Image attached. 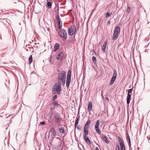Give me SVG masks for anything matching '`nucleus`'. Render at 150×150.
Segmentation results:
<instances>
[{
    "mask_svg": "<svg viewBox=\"0 0 150 150\" xmlns=\"http://www.w3.org/2000/svg\"><path fill=\"white\" fill-rule=\"evenodd\" d=\"M59 35L61 38H62L63 41L65 40L67 38L66 31L64 29H61L59 33Z\"/></svg>",
    "mask_w": 150,
    "mask_h": 150,
    "instance_id": "nucleus-6",
    "label": "nucleus"
},
{
    "mask_svg": "<svg viewBox=\"0 0 150 150\" xmlns=\"http://www.w3.org/2000/svg\"><path fill=\"white\" fill-rule=\"evenodd\" d=\"M71 70H69L68 71L67 74L66 81V86L67 88L69 87L70 83L71 81Z\"/></svg>",
    "mask_w": 150,
    "mask_h": 150,
    "instance_id": "nucleus-5",
    "label": "nucleus"
},
{
    "mask_svg": "<svg viewBox=\"0 0 150 150\" xmlns=\"http://www.w3.org/2000/svg\"><path fill=\"white\" fill-rule=\"evenodd\" d=\"M128 143L129 146L130 147L131 146V142H128Z\"/></svg>",
    "mask_w": 150,
    "mask_h": 150,
    "instance_id": "nucleus-45",
    "label": "nucleus"
},
{
    "mask_svg": "<svg viewBox=\"0 0 150 150\" xmlns=\"http://www.w3.org/2000/svg\"><path fill=\"white\" fill-rule=\"evenodd\" d=\"M68 31L69 35L72 36L76 32V28L74 25H71L68 28Z\"/></svg>",
    "mask_w": 150,
    "mask_h": 150,
    "instance_id": "nucleus-4",
    "label": "nucleus"
},
{
    "mask_svg": "<svg viewBox=\"0 0 150 150\" xmlns=\"http://www.w3.org/2000/svg\"><path fill=\"white\" fill-rule=\"evenodd\" d=\"M89 127V126H87L86 125H85L84 127V129H85V130H88V128Z\"/></svg>",
    "mask_w": 150,
    "mask_h": 150,
    "instance_id": "nucleus-37",
    "label": "nucleus"
},
{
    "mask_svg": "<svg viewBox=\"0 0 150 150\" xmlns=\"http://www.w3.org/2000/svg\"><path fill=\"white\" fill-rule=\"evenodd\" d=\"M128 9H129L130 10V7H128V8H127V10H128Z\"/></svg>",
    "mask_w": 150,
    "mask_h": 150,
    "instance_id": "nucleus-51",
    "label": "nucleus"
},
{
    "mask_svg": "<svg viewBox=\"0 0 150 150\" xmlns=\"http://www.w3.org/2000/svg\"><path fill=\"white\" fill-rule=\"evenodd\" d=\"M107 41H105L104 42L103 44V45L102 49V51L103 52H105L106 47L107 45Z\"/></svg>",
    "mask_w": 150,
    "mask_h": 150,
    "instance_id": "nucleus-18",
    "label": "nucleus"
},
{
    "mask_svg": "<svg viewBox=\"0 0 150 150\" xmlns=\"http://www.w3.org/2000/svg\"><path fill=\"white\" fill-rule=\"evenodd\" d=\"M110 21H108L107 23V25H110Z\"/></svg>",
    "mask_w": 150,
    "mask_h": 150,
    "instance_id": "nucleus-46",
    "label": "nucleus"
},
{
    "mask_svg": "<svg viewBox=\"0 0 150 150\" xmlns=\"http://www.w3.org/2000/svg\"><path fill=\"white\" fill-rule=\"evenodd\" d=\"M58 27L59 29L61 30L62 28V23H58Z\"/></svg>",
    "mask_w": 150,
    "mask_h": 150,
    "instance_id": "nucleus-32",
    "label": "nucleus"
},
{
    "mask_svg": "<svg viewBox=\"0 0 150 150\" xmlns=\"http://www.w3.org/2000/svg\"><path fill=\"white\" fill-rule=\"evenodd\" d=\"M120 143V145H124V143L123 142V141H122V142H119Z\"/></svg>",
    "mask_w": 150,
    "mask_h": 150,
    "instance_id": "nucleus-41",
    "label": "nucleus"
},
{
    "mask_svg": "<svg viewBox=\"0 0 150 150\" xmlns=\"http://www.w3.org/2000/svg\"><path fill=\"white\" fill-rule=\"evenodd\" d=\"M51 104L54 105L53 107L54 109H57V108H59L62 107V106L58 103L57 101H53L51 103Z\"/></svg>",
    "mask_w": 150,
    "mask_h": 150,
    "instance_id": "nucleus-7",
    "label": "nucleus"
},
{
    "mask_svg": "<svg viewBox=\"0 0 150 150\" xmlns=\"http://www.w3.org/2000/svg\"><path fill=\"white\" fill-rule=\"evenodd\" d=\"M58 127V131L61 134V135L62 134H65L66 133V130L64 128L62 127V125H59Z\"/></svg>",
    "mask_w": 150,
    "mask_h": 150,
    "instance_id": "nucleus-8",
    "label": "nucleus"
},
{
    "mask_svg": "<svg viewBox=\"0 0 150 150\" xmlns=\"http://www.w3.org/2000/svg\"><path fill=\"white\" fill-rule=\"evenodd\" d=\"M61 56V59H62L64 56V53L62 51H59L57 53Z\"/></svg>",
    "mask_w": 150,
    "mask_h": 150,
    "instance_id": "nucleus-23",
    "label": "nucleus"
},
{
    "mask_svg": "<svg viewBox=\"0 0 150 150\" xmlns=\"http://www.w3.org/2000/svg\"><path fill=\"white\" fill-rule=\"evenodd\" d=\"M84 135L83 137V138H85V137H87V135H88V133L87 134V133H84Z\"/></svg>",
    "mask_w": 150,
    "mask_h": 150,
    "instance_id": "nucleus-40",
    "label": "nucleus"
},
{
    "mask_svg": "<svg viewBox=\"0 0 150 150\" xmlns=\"http://www.w3.org/2000/svg\"><path fill=\"white\" fill-rule=\"evenodd\" d=\"M116 79L112 77L111 79V81L109 83V85H112L114 82L115 79Z\"/></svg>",
    "mask_w": 150,
    "mask_h": 150,
    "instance_id": "nucleus-21",
    "label": "nucleus"
},
{
    "mask_svg": "<svg viewBox=\"0 0 150 150\" xmlns=\"http://www.w3.org/2000/svg\"><path fill=\"white\" fill-rule=\"evenodd\" d=\"M62 84L60 82L55 83L52 89V92L53 94H57L60 95L62 91Z\"/></svg>",
    "mask_w": 150,
    "mask_h": 150,
    "instance_id": "nucleus-2",
    "label": "nucleus"
},
{
    "mask_svg": "<svg viewBox=\"0 0 150 150\" xmlns=\"http://www.w3.org/2000/svg\"><path fill=\"white\" fill-rule=\"evenodd\" d=\"M49 1H51V0H49Z\"/></svg>",
    "mask_w": 150,
    "mask_h": 150,
    "instance_id": "nucleus-55",
    "label": "nucleus"
},
{
    "mask_svg": "<svg viewBox=\"0 0 150 150\" xmlns=\"http://www.w3.org/2000/svg\"><path fill=\"white\" fill-rule=\"evenodd\" d=\"M126 139L127 141H128V142H131L129 136L128 134H127V135L126 136Z\"/></svg>",
    "mask_w": 150,
    "mask_h": 150,
    "instance_id": "nucleus-30",
    "label": "nucleus"
},
{
    "mask_svg": "<svg viewBox=\"0 0 150 150\" xmlns=\"http://www.w3.org/2000/svg\"><path fill=\"white\" fill-rule=\"evenodd\" d=\"M78 116V117L76 118V119L75 120V123L76 124H78L79 120V117H80L79 115L78 116V115L77 117Z\"/></svg>",
    "mask_w": 150,
    "mask_h": 150,
    "instance_id": "nucleus-27",
    "label": "nucleus"
},
{
    "mask_svg": "<svg viewBox=\"0 0 150 150\" xmlns=\"http://www.w3.org/2000/svg\"><path fill=\"white\" fill-rule=\"evenodd\" d=\"M77 125H78V124L75 123L74 126L75 128H76V127H77Z\"/></svg>",
    "mask_w": 150,
    "mask_h": 150,
    "instance_id": "nucleus-49",
    "label": "nucleus"
},
{
    "mask_svg": "<svg viewBox=\"0 0 150 150\" xmlns=\"http://www.w3.org/2000/svg\"><path fill=\"white\" fill-rule=\"evenodd\" d=\"M58 82H60L62 85L64 86L66 81V73L64 71H60L58 74Z\"/></svg>",
    "mask_w": 150,
    "mask_h": 150,
    "instance_id": "nucleus-1",
    "label": "nucleus"
},
{
    "mask_svg": "<svg viewBox=\"0 0 150 150\" xmlns=\"http://www.w3.org/2000/svg\"><path fill=\"white\" fill-rule=\"evenodd\" d=\"M84 133H88V130H85V129H84Z\"/></svg>",
    "mask_w": 150,
    "mask_h": 150,
    "instance_id": "nucleus-42",
    "label": "nucleus"
},
{
    "mask_svg": "<svg viewBox=\"0 0 150 150\" xmlns=\"http://www.w3.org/2000/svg\"><path fill=\"white\" fill-rule=\"evenodd\" d=\"M57 139H59L58 137H57Z\"/></svg>",
    "mask_w": 150,
    "mask_h": 150,
    "instance_id": "nucleus-54",
    "label": "nucleus"
},
{
    "mask_svg": "<svg viewBox=\"0 0 150 150\" xmlns=\"http://www.w3.org/2000/svg\"><path fill=\"white\" fill-rule=\"evenodd\" d=\"M60 46L57 43H56L54 47V48L53 49V52H55L57 50H58Z\"/></svg>",
    "mask_w": 150,
    "mask_h": 150,
    "instance_id": "nucleus-12",
    "label": "nucleus"
},
{
    "mask_svg": "<svg viewBox=\"0 0 150 150\" xmlns=\"http://www.w3.org/2000/svg\"><path fill=\"white\" fill-rule=\"evenodd\" d=\"M112 14V13H110V12H108L106 13L105 16L106 17H108L110 16Z\"/></svg>",
    "mask_w": 150,
    "mask_h": 150,
    "instance_id": "nucleus-31",
    "label": "nucleus"
},
{
    "mask_svg": "<svg viewBox=\"0 0 150 150\" xmlns=\"http://www.w3.org/2000/svg\"><path fill=\"white\" fill-rule=\"evenodd\" d=\"M54 109V108H51L50 109V111L49 113V115L50 116V117L51 118L52 117V115L53 114L54 111H53V109Z\"/></svg>",
    "mask_w": 150,
    "mask_h": 150,
    "instance_id": "nucleus-15",
    "label": "nucleus"
},
{
    "mask_svg": "<svg viewBox=\"0 0 150 150\" xmlns=\"http://www.w3.org/2000/svg\"><path fill=\"white\" fill-rule=\"evenodd\" d=\"M101 137L102 139L106 144H108L109 143V142L107 139L106 137L105 136V135L102 134L101 135Z\"/></svg>",
    "mask_w": 150,
    "mask_h": 150,
    "instance_id": "nucleus-13",
    "label": "nucleus"
},
{
    "mask_svg": "<svg viewBox=\"0 0 150 150\" xmlns=\"http://www.w3.org/2000/svg\"><path fill=\"white\" fill-rule=\"evenodd\" d=\"M92 103L91 101H90L88 103V109L90 111L92 109Z\"/></svg>",
    "mask_w": 150,
    "mask_h": 150,
    "instance_id": "nucleus-20",
    "label": "nucleus"
},
{
    "mask_svg": "<svg viewBox=\"0 0 150 150\" xmlns=\"http://www.w3.org/2000/svg\"><path fill=\"white\" fill-rule=\"evenodd\" d=\"M32 60L33 57L32 55H31L30 56L28 59L29 62L30 64L31 63V62H32Z\"/></svg>",
    "mask_w": 150,
    "mask_h": 150,
    "instance_id": "nucleus-24",
    "label": "nucleus"
},
{
    "mask_svg": "<svg viewBox=\"0 0 150 150\" xmlns=\"http://www.w3.org/2000/svg\"><path fill=\"white\" fill-rule=\"evenodd\" d=\"M99 124V120H98L97 121L95 126V127H98Z\"/></svg>",
    "mask_w": 150,
    "mask_h": 150,
    "instance_id": "nucleus-28",
    "label": "nucleus"
},
{
    "mask_svg": "<svg viewBox=\"0 0 150 150\" xmlns=\"http://www.w3.org/2000/svg\"><path fill=\"white\" fill-rule=\"evenodd\" d=\"M57 95H55L52 98V100L53 101H56V100H55V99H57Z\"/></svg>",
    "mask_w": 150,
    "mask_h": 150,
    "instance_id": "nucleus-35",
    "label": "nucleus"
},
{
    "mask_svg": "<svg viewBox=\"0 0 150 150\" xmlns=\"http://www.w3.org/2000/svg\"><path fill=\"white\" fill-rule=\"evenodd\" d=\"M46 1L47 4L46 5V6L49 9L51 8L52 7V3L53 2L52 1H48V0H46Z\"/></svg>",
    "mask_w": 150,
    "mask_h": 150,
    "instance_id": "nucleus-11",
    "label": "nucleus"
},
{
    "mask_svg": "<svg viewBox=\"0 0 150 150\" xmlns=\"http://www.w3.org/2000/svg\"><path fill=\"white\" fill-rule=\"evenodd\" d=\"M121 150H125V147L124 145H122L120 146Z\"/></svg>",
    "mask_w": 150,
    "mask_h": 150,
    "instance_id": "nucleus-34",
    "label": "nucleus"
},
{
    "mask_svg": "<svg viewBox=\"0 0 150 150\" xmlns=\"http://www.w3.org/2000/svg\"><path fill=\"white\" fill-rule=\"evenodd\" d=\"M92 60H93V62L96 61V59L95 57H94V56L93 57Z\"/></svg>",
    "mask_w": 150,
    "mask_h": 150,
    "instance_id": "nucleus-36",
    "label": "nucleus"
},
{
    "mask_svg": "<svg viewBox=\"0 0 150 150\" xmlns=\"http://www.w3.org/2000/svg\"><path fill=\"white\" fill-rule=\"evenodd\" d=\"M50 131L51 134V136H52V138H54L56 136V133L55 129L54 128L52 127L50 130Z\"/></svg>",
    "mask_w": 150,
    "mask_h": 150,
    "instance_id": "nucleus-9",
    "label": "nucleus"
},
{
    "mask_svg": "<svg viewBox=\"0 0 150 150\" xmlns=\"http://www.w3.org/2000/svg\"><path fill=\"white\" fill-rule=\"evenodd\" d=\"M40 123L41 125H45V122H40Z\"/></svg>",
    "mask_w": 150,
    "mask_h": 150,
    "instance_id": "nucleus-43",
    "label": "nucleus"
},
{
    "mask_svg": "<svg viewBox=\"0 0 150 150\" xmlns=\"http://www.w3.org/2000/svg\"><path fill=\"white\" fill-rule=\"evenodd\" d=\"M95 150H99V149L97 147H96Z\"/></svg>",
    "mask_w": 150,
    "mask_h": 150,
    "instance_id": "nucleus-50",
    "label": "nucleus"
},
{
    "mask_svg": "<svg viewBox=\"0 0 150 150\" xmlns=\"http://www.w3.org/2000/svg\"><path fill=\"white\" fill-rule=\"evenodd\" d=\"M96 131L97 133L99 134H100L101 133L100 131V130L99 127H95Z\"/></svg>",
    "mask_w": 150,
    "mask_h": 150,
    "instance_id": "nucleus-25",
    "label": "nucleus"
},
{
    "mask_svg": "<svg viewBox=\"0 0 150 150\" xmlns=\"http://www.w3.org/2000/svg\"><path fill=\"white\" fill-rule=\"evenodd\" d=\"M131 97V94L127 93V103L129 104L130 103V100Z\"/></svg>",
    "mask_w": 150,
    "mask_h": 150,
    "instance_id": "nucleus-16",
    "label": "nucleus"
},
{
    "mask_svg": "<svg viewBox=\"0 0 150 150\" xmlns=\"http://www.w3.org/2000/svg\"><path fill=\"white\" fill-rule=\"evenodd\" d=\"M102 123H103L104 122V121H102Z\"/></svg>",
    "mask_w": 150,
    "mask_h": 150,
    "instance_id": "nucleus-52",
    "label": "nucleus"
},
{
    "mask_svg": "<svg viewBox=\"0 0 150 150\" xmlns=\"http://www.w3.org/2000/svg\"><path fill=\"white\" fill-rule=\"evenodd\" d=\"M57 55L58 56L57 57V60H59L60 59H61V56H60V55H59L58 53L57 54Z\"/></svg>",
    "mask_w": 150,
    "mask_h": 150,
    "instance_id": "nucleus-33",
    "label": "nucleus"
},
{
    "mask_svg": "<svg viewBox=\"0 0 150 150\" xmlns=\"http://www.w3.org/2000/svg\"><path fill=\"white\" fill-rule=\"evenodd\" d=\"M77 128L78 129L80 130L81 129V127L79 126H78L77 127Z\"/></svg>",
    "mask_w": 150,
    "mask_h": 150,
    "instance_id": "nucleus-44",
    "label": "nucleus"
},
{
    "mask_svg": "<svg viewBox=\"0 0 150 150\" xmlns=\"http://www.w3.org/2000/svg\"><path fill=\"white\" fill-rule=\"evenodd\" d=\"M120 34L114 32L112 39L113 40H116L119 37Z\"/></svg>",
    "mask_w": 150,
    "mask_h": 150,
    "instance_id": "nucleus-10",
    "label": "nucleus"
},
{
    "mask_svg": "<svg viewBox=\"0 0 150 150\" xmlns=\"http://www.w3.org/2000/svg\"><path fill=\"white\" fill-rule=\"evenodd\" d=\"M52 117V120H53L54 123L59 124L60 123V116L58 112L54 111Z\"/></svg>",
    "mask_w": 150,
    "mask_h": 150,
    "instance_id": "nucleus-3",
    "label": "nucleus"
},
{
    "mask_svg": "<svg viewBox=\"0 0 150 150\" xmlns=\"http://www.w3.org/2000/svg\"><path fill=\"white\" fill-rule=\"evenodd\" d=\"M132 90V88H131L128 90V93L131 94Z\"/></svg>",
    "mask_w": 150,
    "mask_h": 150,
    "instance_id": "nucleus-38",
    "label": "nucleus"
},
{
    "mask_svg": "<svg viewBox=\"0 0 150 150\" xmlns=\"http://www.w3.org/2000/svg\"><path fill=\"white\" fill-rule=\"evenodd\" d=\"M33 49V47H28V49H26V50L27 51H30L31 52L32 50Z\"/></svg>",
    "mask_w": 150,
    "mask_h": 150,
    "instance_id": "nucleus-26",
    "label": "nucleus"
},
{
    "mask_svg": "<svg viewBox=\"0 0 150 150\" xmlns=\"http://www.w3.org/2000/svg\"><path fill=\"white\" fill-rule=\"evenodd\" d=\"M120 27L119 26H117L114 29V32L120 34Z\"/></svg>",
    "mask_w": 150,
    "mask_h": 150,
    "instance_id": "nucleus-17",
    "label": "nucleus"
},
{
    "mask_svg": "<svg viewBox=\"0 0 150 150\" xmlns=\"http://www.w3.org/2000/svg\"><path fill=\"white\" fill-rule=\"evenodd\" d=\"M91 123V121L90 120H88L87 122L86 123L85 125L89 126V125Z\"/></svg>",
    "mask_w": 150,
    "mask_h": 150,
    "instance_id": "nucleus-29",
    "label": "nucleus"
},
{
    "mask_svg": "<svg viewBox=\"0 0 150 150\" xmlns=\"http://www.w3.org/2000/svg\"><path fill=\"white\" fill-rule=\"evenodd\" d=\"M117 150H120V148H119V146L118 145H117Z\"/></svg>",
    "mask_w": 150,
    "mask_h": 150,
    "instance_id": "nucleus-48",
    "label": "nucleus"
},
{
    "mask_svg": "<svg viewBox=\"0 0 150 150\" xmlns=\"http://www.w3.org/2000/svg\"><path fill=\"white\" fill-rule=\"evenodd\" d=\"M59 8H58L57 10L58 11H59ZM59 12H58V13L57 14V15L56 16V19L57 20V21L58 23H62V21L60 19V18L59 16Z\"/></svg>",
    "mask_w": 150,
    "mask_h": 150,
    "instance_id": "nucleus-14",
    "label": "nucleus"
},
{
    "mask_svg": "<svg viewBox=\"0 0 150 150\" xmlns=\"http://www.w3.org/2000/svg\"><path fill=\"white\" fill-rule=\"evenodd\" d=\"M118 139L119 142L123 141L121 138L119 136L118 137Z\"/></svg>",
    "mask_w": 150,
    "mask_h": 150,
    "instance_id": "nucleus-39",
    "label": "nucleus"
},
{
    "mask_svg": "<svg viewBox=\"0 0 150 150\" xmlns=\"http://www.w3.org/2000/svg\"><path fill=\"white\" fill-rule=\"evenodd\" d=\"M59 71H59H58V70H57V71Z\"/></svg>",
    "mask_w": 150,
    "mask_h": 150,
    "instance_id": "nucleus-53",
    "label": "nucleus"
},
{
    "mask_svg": "<svg viewBox=\"0 0 150 150\" xmlns=\"http://www.w3.org/2000/svg\"><path fill=\"white\" fill-rule=\"evenodd\" d=\"M83 139L86 143H87L88 144L90 145L91 144V141L88 137H85V138H83Z\"/></svg>",
    "mask_w": 150,
    "mask_h": 150,
    "instance_id": "nucleus-19",
    "label": "nucleus"
},
{
    "mask_svg": "<svg viewBox=\"0 0 150 150\" xmlns=\"http://www.w3.org/2000/svg\"><path fill=\"white\" fill-rule=\"evenodd\" d=\"M105 99V100H107L108 102H109V99L108 98L106 97Z\"/></svg>",
    "mask_w": 150,
    "mask_h": 150,
    "instance_id": "nucleus-47",
    "label": "nucleus"
},
{
    "mask_svg": "<svg viewBox=\"0 0 150 150\" xmlns=\"http://www.w3.org/2000/svg\"><path fill=\"white\" fill-rule=\"evenodd\" d=\"M117 76V72L115 69L114 70L113 74L112 77L113 78L116 79Z\"/></svg>",
    "mask_w": 150,
    "mask_h": 150,
    "instance_id": "nucleus-22",
    "label": "nucleus"
}]
</instances>
